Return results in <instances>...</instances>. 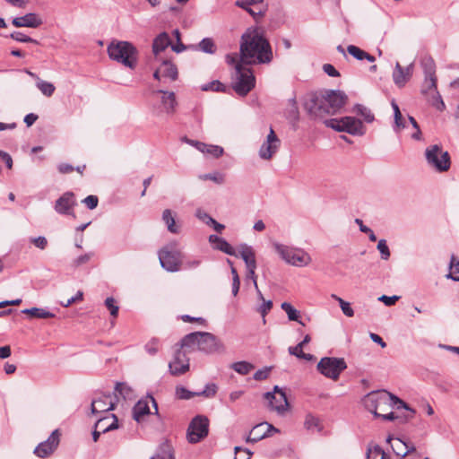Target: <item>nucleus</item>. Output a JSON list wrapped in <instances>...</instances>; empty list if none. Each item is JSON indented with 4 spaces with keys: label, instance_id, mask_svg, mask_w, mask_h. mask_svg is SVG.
<instances>
[{
    "label": "nucleus",
    "instance_id": "f257e3e1",
    "mask_svg": "<svg viewBox=\"0 0 459 459\" xmlns=\"http://www.w3.org/2000/svg\"><path fill=\"white\" fill-rule=\"evenodd\" d=\"M240 55L248 65L269 64L273 60L272 47L260 28H248L242 35Z\"/></svg>",
    "mask_w": 459,
    "mask_h": 459
},
{
    "label": "nucleus",
    "instance_id": "f03ea898",
    "mask_svg": "<svg viewBox=\"0 0 459 459\" xmlns=\"http://www.w3.org/2000/svg\"><path fill=\"white\" fill-rule=\"evenodd\" d=\"M347 96L341 91L325 90L315 93L306 102V109L315 117L333 116L344 106Z\"/></svg>",
    "mask_w": 459,
    "mask_h": 459
},
{
    "label": "nucleus",
    "instance_id": "7ed1b4c3",
    "mask_svg": "<svg viewBox=\"0 0 459 459\" xmlns=\"http://www.w3.org/2000/svg\"><path fill=\"white\" fill-rule=\"evenodd\" d=\"M181 348L195 349L206 353L223 352L224 344L214 334L208 332H194L185 335L180 341Z\"/></svg>",
    "mask_w": 459,
    "mask_h": 459
},
{
    "label": "nucleus",
    "instance_id": "20e7f679",
    "mask_svg": "<svg viewBox=\"0 0 459 459\" xmlns=\"http://www.w3.org/2000/svg\"><path fill=\"white\" fill-rule=\"evenodd\" d=\"M364 403L366 408L372 412L375 417H380L378 410L383 411L382 407L386 405L396 410H409L407 403L387 391H381L368 394L365 397Z\"/></svg>",
    "mask_w": 459,
    "mask_h": 459
},
{
    "label": "nucleus",
    "instance_id": "39448f33",
    "mask_svg": "<svg viewBox=\"0 0 459 459\" xmlns=\"http://www.w3.org/2000/svg\"><path fill=\"white\" fill-rule=\"evenodd\" d=\"M110 59L121 63L126 67L134 69L137 64L138 51L128 41H112L107 48Z\"/></svg>",
    "mask_w": 459,
    "mask_h": 459
},
{
    "label": "nucleus",
    "instance_id": "423d86ee",
    "mask_svg": "<svg viewBox=\"0 0 459 459\" xmlns=\"http://www.w3.org/2000/svg\"><path fill=\"white\" fill-rule=\"evenodd\" d=\"M151 95L153 100L152 110L156 116H171L176 112L178 101L173 91L155 90Z\"/></svg>",
    "mask_w": 459,
    "mask_h": 459
},
{
    "label": "nucleus",
    "instance_id": "0eeeda50",
    "mask_svg": "<svg viewBox=\"0 0 459 459\" xmlns=\"http://www.w3.org/2000/svg\"><path fill=\"white\" fill-rule=\"evenodd\" d=\"M273 246L281 258L289 264L302 267L309 264L311 262V256L304 249L277 242L273 243Z\"/></svg>",
    "mask_w": 459,
    "mask_h": 459
},
{
    "label": "nucleus",
    "instance_id": "6e6552de",
    "mask_svg": "<svg viewBox=\"0 0 459 459\" xmlns=\"http://www.w3.org/2000/svg\"><path fill=\"white\" fill-rule=\"evenodd\" d=\"M425 158L428 165L437 172H446L450 169V155L438 144L429 146L425 150Z\"/></svg>",
    "mask_w": 459,
    "mask_h": 459
},
{
    "label": "nucleus",
    "instance_id": "1a4fd4ad",
    "mask_svg": "<svg viewBox=\"0 0 459 459\" xmlns=\"http://www.w3.org/2000/svg\"><path fill=\"white\" fill-rule=\"evenodd\" d=\"M235 81L233 90L239 96L247 95L255 85V78L250 68L244 67L241 64L235 66Z\"/></svg>",
    "mask_w": 459,
    "mask_h": 459
},
{
    "label": "nucleus",
    "instance_id": "9d476101",
    "mask_svg": "<svg viewBox=\"0 0 459 459\" xmlns=\"http://www.w3.org/2000/svg\"><path fill=\"white\" fill-rule=\"evenodd\" d=\"M346 368L347 364L344 359L336 357H324L316 366L318 372L332 380H337Z\"/></svg>",
    "mask_w": 459,
    "mask_h": 459
},
{
    "label": "nucleus",
    "instance_id": "9b49d317",
    "mask_svg": "<svg viewBox=\"0 0 459 459\" xmlns=\"http://www.w3.org/2000/svg\"><path fill=\"white\" fill-rule=\"evenodd\" d=\"M176 247L177 242H173L159 251L160 265L168 272L174 273L180 270L181 253Z\"/></svg>",
    "mask_w": 459,
    "mask_h": 459
},
{
    "label": "nucleus",
    "instance_id": "f8f14e48",
    "mask_svg": "<svg viewBox=\"0 0 459 459\" xmlns=\"http://www.w3.org/2000/svg\"><path fill=\"white\" fill-rule=\"evenodd\" d=\"M209 434V420L204 415L194 417L186 430V438L190 444H196L204 439Z\"/></svg>",
    "mask_w": 459,
    "mask_h": 459
},
{
    "label": "nucleus",
    "instance_id": "ddd939ff",
    "mask_svg": "<svg viewBox=\"0 0 459 459\" xmlns=\"http://www.w3.org/2000/svg\"><path fill=\"white\" fill-rule=\"evenodd\" d=\"M61 433L59 429L52 431L47 440L40 442L33 453L39 458H48L57 449L60 443Z\"/></svg>",
    "mask_w": 459,
    "mask_h": 459
},
{
    "label": "nucleus",
    "instance_id": "4468645a",
    "mask_svg": "<svg viewBox=\"0 0 459 459\" xmlns=\"http://www.w3.org/2000/svg\"><path fill=\"white\" fill-rule=\"evenodd\" d=\"M265 399L271 410L277 411L279 414H283L289 408V403L286 394L275 385L273 392L264 394Z\"/></svg>",
    "mask_w": 459,
    "mask_h": 459
},
{
    "label": "nucleus",
    "instance_id": "2eb2a0df",
    "mask_svg": "<svg viewBox=\"0 0 459 459\" xmlns=\"http://www.w3.org/2000/svg\"><path fill=\"white\" fill-rule=\"evenodd\" d=\"M421 93L432 99L431 103L437 110L445 108V103L437 89V77H425L421 86Z\"/></svg>",
    "mask_w": 459,
    "mask_h": 459
},
{
    "label": "nucleus",
    "instance_id": "dca6fc26",
    "mask_svg": "<svg viewBox=\"0 0 459 459\" xmlns=\"http://www.w3.org/2000/svg\"><path fill=\"white\" fill-rule=\"evenodd\" d=\"M280 147V140L275 134L273 129L270 127V132L266 137V140L263 143L259 149V157L262 160H271L273 156L277 152Z\"/></svg>",
    "mask_w": 459,
    "mask_h": 459
},
{
    "label": "nucleus",
    "instance_id": "f3484780",
    "mask_svg": "<svg viewBox=\"0 0 459 459\" xmlns=\"http://www.w3.org/2000/svg\"><path fill=\"white\" fill-rule=\"evenodd\" d=\"M182 349L179 345V348L175 352L173 360L169 364V371L174 376L182 375L189 369V359Z\"/></svg>",
    "mask_w": 459,
    "mask_h": 459
},
{
    "label": "nucleus",
    "instance_id": "a211bd4d",
    "mask_svg": "<svg viewBox=\"0 0 459 459\" xmlns=\"http://www.w3.org/2000/svg\"><path fill=\"white\" fill-rule=\"evenodd\" d=\"M272 432H279V429L267 422L259 423L250 430L246 441L250 443H256L263 438L270 437Z\"/></svg>",
    "mask_w": 459,
    "mask_h": 459
},
{
    "label": "nucleus",
    "instance_id": "6ab92c4d",
    "mask_svg": "<svg viewBox=\"0 0 459 459\" xmlns=\"http://www.w3.org/2000/svg\"><path fill=\"white\" fill-rule=\"evenodd\" d=\"M76 204V200L74 193L65 192L63 194L55 204V211L63 215H74V207Z\"/></svg>",
    "mask_w": 459,
    "mask_h": 459
},
{
    "label": "nucleus",
    "instance_id": "aec40b11",
    "mask_svg": "<svg viewBox=\"0 0 459 459\" xmlns=\"http://www.w3.org/2000/svg\"><path fill=\"white\" fill-rule=\"evenodd\" d=\"M413 63L406 67H403L399 62H396L392 77L397 87L403 88L410 81L413 74Z\"/></svg>",
    "mask_w": 459,
    "mask_h": 459
},
{
    "label": "nucleus",
    "instance_id": "412c9836",
    "mask_svg": "<svg viewBox=\"0 0 459 459\" xmlns=\"http://www.w3.org/2000/svg\"><path fill=\"white\" fill-rule=\"evenodd\" d=\"M115 401L110 394H103L91 402V413L98 414L107 412L115 409Z\"/></svg>",
    "mask_w": 459,
    "mask_h": 459
},
{
    "label": "nucleus",
    "instance_id": "4be33fe9",
    "mask_svg": "<svg viewBox=\"0 0 459 459\" xmlns=\"http://www.w3.org/2000/svg\"><path fill=\"white\" fill-rule=\"evenodd\" d=\"M43 23L40 16L35 13H29L23 16L15 17L12 21V24L17 28L28 27L36 29Z\"/></svg>",
    "mask_w": 459,
    "mask_h": 459
},
{
    "label": "nucleus",
    "instance_id": "5701e85b",
    "mask_svg": "<svg viewBox=\"0 0 459 459\" xmlns=\"http://www.w3.org/2000/svg\"><path fill=\"white\" fill-rule=\"evenodd\" d=\"M386 442L391 443V446L394 454L402 457H405L408 454L415 451L414 446L410 445L400 438H393L389 436L386 438Z\"/></svg>",
    "mask_w": 459,
    "mask_h": 459
},
{
    "label": "nucleus",
    "instance_id": "b1692460",
    "mask_svg": "<svg viewBox=\"0 0 459 459\" xmlns=\"http://www.w3.org/2000/svg\"><path fill=\"white\" fill-rule=\"evenodd\" d=\"M343 132L352 135H363L365 129L362 122L354 117H343Z\"/></svg>",
    "mask_w": 459,
    "mask_h": 459
},
{
    "label": "nucleus",
    "instance_id": "393cba45",
    "mask_svg": "<svg viewBox=\"0 0 459 459\" xmlns=\"http://www.w3.org/2000/svg\"><path fill=\"white\" fill-rule=\"evenodd\" d=\"M209 242L213 244V248L220 250L229 255L238 256L234 247L224 238L217 235H210Z\"/></svg>",
    "mask_w": 459,
    "mask_h": 459
},
{
    "label": "nucleus",
    "instance_id": "a878e982",
    "mask_svg": "<svg viewBox=\"0 0 459 459\" xmlns=\"http://www.w3.org/2000/svg\"><path fill=\"white\" fill-rule=\"evenodd\" d=\"M95 429L106 433L118 428V420L115 414L100 418L95 423Z\"/></svg>",
    "mask_w": 459,
    "mask_h": 459
},
{
    "label": "nucleus",
    "instance_id": "bb28decb",
    "mask_svg": "<svg viewBox=\"0 0 459 459\" xmlns=\"http://www.w3.org/2000/svg\"><path fill=\"white\" fill-rule=\"evenodd\" d=\"M239 256L243 259L247 268H256L255 254L251 246L240 244L238 247Z\"/></svg>",
    "mask_w": 459,
    "mask_h": 459
},
{
    "label": "nucleus",
    "instance_id": "cd10ccee",
    "mask_svg": "<svg viewBox=\"0 0 459 459\" xmlns=\"http://www.w3.org/2000/svg\"><path fill=\"white\" fill-rule=\"evenodd\" d=\"M170 45L171 40L169 34L167 32H161L153 40L152 52L155 56H158Z\"/></svg>",
    "mask_w": 459,
    "mask_h": 459
},
{
    "label": "nucleus",
    "instance_id": "c85d7f7f",
    "mask_svg": "<svg viewBox=\"0 0 459 459\" xmlns=\"http://www.w3.org/2000/svg\"><path fill=\"white\" fill-rule=\"evenodd\" d=\"M150 459H175L172 446L168 441L161 443Z\"/></svg>",
    "mask_w": 459,
    "mask_h": 459
},
{
    "label": "nucleus",
    "instance_id": "c756f323",
    "mask_svg": "<svg viewBox=\"0 0 459 459\" xmlns=\"http://www.w3.org/2000/svg\"><path fill=\"white\" fill-rule=\"evenodd\" d=\"M149 402L147 400H140L133 408V418L140 422L143 416L150 414Z\"/></svg>",
    "mask_w": 459,
    "mask_h": 459
},
{
    "label": "nucleus",
    "instance_id": "7c9ffc66",
    "mask_svg": "<svg viewBox=\"0 0 459 459\" xmlns=\"http://www.w3.org/2000/svg\"><path fill=\"white\" fill-rule=\"evenodd\" d=\"M408 412L406 414H398L395 412H388V413H380L381 419L384 420H398L400 423H405L409 420H411L415 414V411L409 407V410H406Z\"/></svg>",
    "mask_w": 459,
    "mask_h": 459
},
{
    "label": "nucleus",
    "instance_id": "2f4dec72",
    "mask_svg": "<svg viewBox=\"0 0 459 459\" xmlns=\"http://www.w3.org/2000/svg\"><path fill=\"white\" fill-rule=\"evenodd\" d=\"M420 65L425 77H437L436 76V64L431 56H426L421 58Z\"/></svg>",
    "mask_w": 459,
    "mask_h": 459
},
{
    "label": "nucleus",
    "instance_id": "473e14b6",
    "mask_svg": "<svg viewBox=\"0 0 459 459\" xmlns=\"http://www.w3.org/2000/svg\"><path fill=\"white\" fill-rule=\"evenodd\" d=\"M160 69L162 73V77L169 78L171 81H175L178 78V68L175 65H173L171 62L164 60Z\"/></svg>",
    "mask_w": 459,
    "mask_h": 459
},
{
    "label": "nucleus",
    "instance_id": "72a5a7b5",
    "mask_svg": "<svg viewBox=\"0 0 459 459\" xmlns=\"http://www.w3.org/2000/svg\"><path fill=\"white\" fill-rule=\"evenodd\" d=\"M162 221L166 224L168 230L170 233H173V234L179 233V227L176 224L175 218L172 214L171 210L166 209L163 211Z\"/></svg>",
    "mask_w": 459,
    "mask_h": 459
},
{
    "label": "nucleus",
    "instance_id": "f704fd0d",
    "mask_svg": "<svg viewBox=\"0 0 459 459\" xmlns=\"http://www.w3.org/2000/svg\"><path fill=\"white\" fill-rule=\"evenodd\" d=\"M22 314L29 315L36 318H52L55 317V314L40 307L25 308L22 311Z\"/></svg>",
    "mask_w": 459,
    "mask_h": 459
},
{
    "label": "nucleus",
    "instance_id": "c9c22d12",
    "mask_svg": "<svg viewBox=\"0 0 459 459\" xmlns=\"http://www.w3.org/2000/svg\"><path fill=\"white\" fill-rule=\"evenodd\" d=\"M194 49H198L207 54H214L216 52V46L212 39L204 38L197 46H194Z\"/></svg>",
    "mask_w": 459,
    "mask_h": 459
},
{
    "label": "nucleus",
    "instance_id": "e433bc0d",
    "mask_svg": "<svg viewBox=\"0 0 459 459\" xmlns=\"http://www.w3.org/2000/svg\"><path fill=\"white\" fill-rule=\"evenodd\" d=\"M447 278L453 281H459V260L455 256L451 255L449 264V273L446 275Z\"/></svg>",
    "mask_w": 459,
    "mask_h": 459
},
{
    "label": "nucleus",
    "instance_id": "4c0bfd02",
    "mask_svg": "<svg viewBox=\"0 0 459 459\" xmlns=\"http://www.w3.org/2000/svg\"><path fill=\"white\" fill-rule=\"evenodd\" d=\"M281 307L288 315L289 320H290V321H297L300 325H305V323H303L302 321L299 320V312L296 308H294L290 303L283 302L281 305Z\"/></svg>",
    "mask_w": 459,
    "mask_h": 459
},
{
    "label": "nucleus",
    "instance_id": "58836bf2",
    "mask_svg": "<svg viewBox=\"0 0 459 459\" xmlns=\"http://www.w3.org/2000/svg\"><path fill=\"white\" fill-rule=\"evenodd\" d=\"M36 86L41 91V93L47 97L52 96L56 89L51 82L43 81L39 78H38Z\"/></svg>",
    "mask_w": 459,
    "mask_h": 459
},
{
    "label": "nucleus",
    "instance_id": "ea45409f",
    "mask_svg": "<svg viewBox=\"0 0 459 459\" xmlns=\"http://www.w3.org/2000/svg\"><path fill=\"white\" fill-rule=\"evenodd\" d=\"M353 111L358 115H360L367 123H371L374 121L375 117L370 109L361 104H356L353 108Z\"/></svg>",
    "mask_w": 459,
    "mask_h": 459
},
{
    "label": "nucleus",
    "instance_id": "a19ab883",
    "mask_svg": "<svg viewBox=\"0 0 459 459\" xmlns=\"http://www.w3.org/2000/svg\"><path fill=\"white\" fill-rule=\"evenodd\" d=\"M331 298L335 299L336 301H338L339 305H340V307L342 311V313L348 316V317H351L354 316V310L352 309V307H351V303L348 302V301H345L344 299H342V298L338 297L337 295L335 294H332L331 295Z\"/></svg>",
    "mask_w": 459,
    "mask_h": 459
},
{
    "label": "nucleus",
    "instance_id": "79ce46f5",
    "mask_svg": "<svg viewBox=\"0 0 459 459\" xmlns=\"http://www.w3.org/2000/svg\"><path fill=\"white\" fill-rule=\"evenodd\" d=\"M231 368L240 375H247L254 366L247 361H238L232 364Z\"/></svg>",
    "mask_w": 459,
    "mask_h": 459
},
{
    "label": "nucleus",
    "instance_id": "37998d69",
    "mask_svg": "<svg viewBox=\"0 0 459 459\" xmlns=\"http://www.w3.org/2000/svg\"><path fill=\"white\" fill-rule=\"evenodd\" d=\"M9 37L15 40V41H18V42H22V43H34V44H37L39 45V42L37 40V39H34L20 31H13L12 32Z\"/></svg>",
    "mask_w": 459,
    "mask_h": 459
},
{
    "label": "nucleus",
    "instance_id": "c03bdc74",
    "mask_svg": "<svg viewBox=\"0 0 459 459\" xmlns=\"http://www.w3.org/2000/svg\"><path fill=\"white\" fill-rule=\"evenodd\" d=\"M196 395V392H191L184 386L176 387V397L180 400H189Z\"/></svg>",
    "mask_w": 459,
    "mask_h": 459
},
{
    "label": "nucleus",
    "instance_id": "a18cd8bd",
    "mask_svg": "<svg viewBox=\"0 0 459 459\" xmlns=\"http://www.w3.org/2000/svg\"><path fill=\"white\" fill-rule=\"evenodd\" d=\"M203 91H212L217 92H224L226 91V86L221 83L220 81H212L202 86Z\"/></svg>",
    "mask_w": 459,
    "mask_h": 459
},
{
    "label": "nucleus",
    "instance_id": "49530a36",
    "mask_svg": "<svg viewBox=\"0 0 459 459\" xmlns=\"http://www.w3.org/2000/svg\"><path fill=\"white\" fill-rule=\"evenodd\" d=\"M200 178L202 180H212L218 185H221L225 182L224 175L220 172L204 174L200 176Z\"/></svg>",
    "mask_w": 459,
    "mask_h": 459
},
{
    "label": "nucleus",
    "instance_id": "de8ad7c7",
    "mask_svg": "<svg viewBox=\"0 0 459 459\" xmlns=\"http://www.w3.org/2000/svg\"><path fill=\"white\" fill-rule=\"evenodd\" d=\"M325 124L327 127H330L337 132H343V126H344V121H343V117L342 118H331V119H326L325 121Z\"/></svg>",
    "mask_w": 459,
    "mask_h": 459
},
{
    "label": "nucleus",
    "instance_id": "09e8293b",
    "mask_svg": "<svg viewBox=\"0 0 459 459\" xmlns=\"http://www.w3.org/2000/svg\"><path fill=\"white\" fill-rule=\"evenodd\" d=\"M217 389H218V387L215 384H213V383L207 384L203 391L196 392V395L211 398L216 394Z\"/></svg>",
    "mask_w": 459,
    "mask_h": 459
},
{
    "label": "nucleus",
    "instance_id": "8fccbe9b",
    "mask_svg": "<svg viewBox=\"0 0 459 459\" xmlns=\"http://www.w3.org/2000/svg\"><path fill=\"white\" fill-rule=\"evenodd\" d=\"M377 250L379 251L380 255H381V258L383 260H388L390 255H391V253H390V250H389V247L386 244V240L385 239H380L377 243Z\"/></svg>",
    "mask_w": 459,
    "mask_h": 459
},
{
    "label": "nucleus",
    "instance_id": "3c124183",
    "mask_svg": "<svg viewBox=\"0 0 459 459\" xmlns=\"http://www.w3.org/2000/svg\"><path fill=\"white\" fill-rule=\"evenodd\" d=\"M355 223L359 225V230L361 232L368 235V238L370 241L375 242L377 240V237L374 231L369 227L364 225L362 220L355 219Z\"/></svg>",
    "mask_w": 459,
    "mask_h": 459
},
{
    "label": "nucleus",
    "instance_id": "603ef678",
    "mask_svg": "<svg viewBox=\"0 0 459 459\" xmlns=\"http://www.w3.org/2000/svg\"><path fill=\"white\" fill-rule=\"evenodd\" d=\"M235 458L234 459H250L253 453L247 448H242L240 446H236L234 448Z\"/></svg>",
    "mask_w": 459,
    "mask_h": 459
},
{
    "label": "nucleus",
    "instance_id": "864d4df0",
    "mask_svg": "<svg viewBox=\"0 0 459 459\" xmlns=\"http://www.w3.org/2000/svg\"><path fill=\"white\" fill-rule=\"evenodd\" d=\"M93 255H94L93 252H89L84 255H82L73 261V265L74 267H79L82 264H85L93 257Z\"/></svg>",
    "mask_w": 459,
    "mask_h": 459
},
{
    "label": "nucleus",
    "instance_id": "5fc2aeb1",
    "mask_svg": "<svg viewBox=\"0 0 459 459\" xmlns=\"http://www.w3.org/2000/svg\"><path fill=\"white\" fill-rule=\"evenodd\" d=\"M144 349L150 355H155L159 351V340L152 338L145 344Z\"/></svg>",
    "mask_w": 459,
    "mask_h": 459
},
{
    "label": "nucleus",
    "instance_id": "6e6d98bb",
    "mask_svg": "<svg viewBox=\"0 0 459 459\" xmlns=\"http://www.w3.org/2000/svg\"><path fill=\"white\" fill-rule=\"evenodd\" d=\"M347 51L351 56H352L357 60H363L365 51L360 49L359 47H356L354 45H349L347 47Z\"/></svg>",
    "mask_w": 459,
    "mask_h": 459
},
{
    "label": "nucleus",
    "instance_id": "4d7b16f0",
    "mask_svg": "<svg viewBox=\"0 0 459 459\" xmlns=\"http://www.w3.org/2000/svg\"><path fill=\"white\" fill-rule=\"evenodd\" d=\"M105 305L110 311V315L116 317L118 314V307L116 305V301L112 297H108L105 300Z\"/></svg>",
    "mask_w": 459,
    "mask_h": 459
},
{
    "label": "nucleus",
    "instance_id": "13d9d810",
    "mask_svg": "<svg viewBox=\"0 0 459 459\" xmlns=\"http://www.w3.org/2000/svg\"><path fill=\"white\" fill-rule=\"evenodd\" d=\"M372 456V459H384L385 453L379 446H375L372 449L368 450V457Z\"/></svg>",
    "mask_w": 459,
    "mask_h": 459
},
{
    "label": "nucleus",
    "instance_id": "bf43d9fd",
    "mask_svg": "<svg viewBox=\"0 0 459 459\" xmlns=\"http://www.w3.org/2000/svg\"><path fill=\"white\" fill-rule=\"evenodd\" d=\"M262 305L258 307V312L261 314L263 318L265 317L267 313L272 309L273 307V301L272 300H262ZM264 323H265V319H264Z\"/></svg>",
    "mask_w": 459,
    "mask_h": 459
},
{
    "label": "nucleus",
    "instance_id": "052dcab7",
    "mask_svg": "<svg viewBox=\"0 0 459 459\" xmlns=\"http://www.w3.org/2000/svg\"><path fill=\"white\" fill-rule=\"evenodd\" d=\"M82 203L90 209L93 210L98 206L99 199L96 195H88L82 200Z\"/></svg>",
    "mask_w": 459,
    "mask_h": 459
},
{
    "label": "nucleus",
    "instance_id": "680f3d73",
    "mask_svg": "<svg viewBox=\"0 0 459 459\" xmlns=\"http://www.w3.org/2000/svg\"><path fill=\"white\" fill-rule=\"evenodd\" d=\"M318 424H319V420L317 418L314 417L313 415L311 414H308L307 417H306V420H305V427L307 429H313L315 428H317L318 427Z\"/></svg>",
    "mask_w": 459,
    "mask_h": 459
},
{
    "label": "nucleus",
    "instance_id": "e2e57ef3",
    "mask_svg": "<svg viewBox=\"0 0 459 459\" xmlns=\"http://www.w3.org/2000/svg\"><path fill=\"white\" fill-rule=\"evenodd\" d=\"M195 216L204 222L206 225H210L211 222H212L213 218H212L207 212L198 209L195 212Z\"/></svg>",
    "mask_w": 459,
    "mask_h": 459
},
{
    "label": "nucleus",
    "instance_id": "0e129e2a",
    "mask_svg": "<svg viewBox=\"0 0 459 459\" xmlns=\"http://www.w3.org/2000/svg\"><path fill=\"white\" fill-rule=\"evenodd\" d=\"M215 158H219L223 154V149L218 145H207L206 152Z\"/></svg>",
    "mask_w": 459,
    "mask_h": 459
},
{
    "label": "nucleus",
    "instance_id": "69168bd1",
    "mask_svg": "<svg viewBox=\"0 0 459 459\" xmlns=\"http://www.w3.org/2000/svg\"><path fill=\"white\" fill-rule=\"evenodd\" d=\"M30 242L33 243L37 247H39L41 250L45 249L48 246V240L43 236L31 238Z\"/></svg>",
    "mask_w": 459,
    "mask_h": 459
},
{
    "label": "nucleus",
    "instance_id": "338daca9",
    "mask_svg": "<svg viewBox=\"0 0 459 459\" xmlns=\"http://www.w3.org/2000/svg\"><path fill=\"white\" fill-rule=\"evenodd\" d=\"M115 391L126 397L131 392V388L125 383L117 382L115 386Z\"/></svg>",
    "mask_w": 459,
    "mask_h": 459
},
{
    "label": "nucleus",
    "instance_id": "774afa93",
    "mask_svg": "<svg viewBox=\"0 0 459 459\" xmlns=\"http://www.w3.org/2000/svg\"><path fill=\"white\" fill-rule=\"evenodd\" d=\"M394 130L396 132V133H399L402 129H403L405 127V121H404V118L403 117V115L401 114V116H394Z\"/></svg>",
    "mask_w": 459,
    "mask_h": 459
}]
</instances>
